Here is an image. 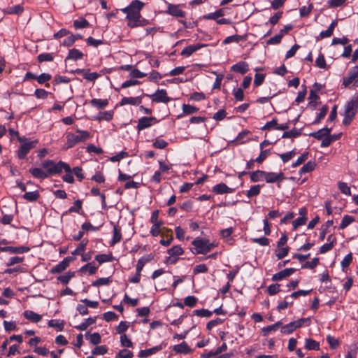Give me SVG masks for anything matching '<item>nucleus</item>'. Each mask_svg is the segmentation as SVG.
<instances>
[{"label":"nucleus","mask_w":358,"mask_h":358,"mask_svg":"<svg viewBox=\"0 0 358 358\" xmlns=\"http://www.w3.org/2000/svg\"><path fill=\"white\" fill-rule=\"evenodd\" d=\"M144 3L139 0H134L129 6L121 9V11L127 14L128 20L127 25L131 27H143L148 24V20L141 17L140 11Z\"/></svg>","instance_id":"1"},{"label":"nucleus","mask_w":358,"mask_h":358,"mask_svg":"<svg viewBox=\"0 0 358 358\" xmlns=\"http://www.w3.org/2000/svg\"><path fill=\"white\" fill-rule=\"evenodd\" d=\"M76 134L69 132L66 134V143L63 150H68L73 148L79 143L85 142L91 138V134L86 130L76 129Z\"/></svg>","instance_id":"2"},{"label":"nucleus","mask_w":358,"mask_h":358,"mask_svg":"<svg viewBox=\"0 0 358 358\" xmlns=\"http://www.w3.org/2000/svg\"><path fill=\"white\" fill-rule=\"evenodd\" d=\"M358 110V95L353 96L350 101H348L345 106L344 118L343 123L345 125H348L352 122L355 115Z\"/></svg>","instance_id":"3"},{"label":"nucleus","mask_w":358,"mask_h":358,"mask_svg":"<svg viewBox=\"0 0 358 358\" xmlns=\"http://www.w3.org/2000/svg\"><path fill=\"white\" fill-rule=\"evenodd\" d=\"M196 254H206L214 247V244L210 243L208 240L197 238L192 241Z\"/></svg>","instance_id":"4"},{"label":"nucleus","mask_w":358,"mask_h":358,"mask_svg":"<svg viewBox=\"0 0 358 358\" xmlns=\"http://www.w3.org/2000/svg\"><path fill=\"white\" fill-rule=\"evenodd\" d=\"M343 84L345 87L351 84L358 87V66H354L349 71L348 76L343 78Z\"/></svg>","instance_id":"5"},{"label":"nucleus","mask_w":358,"mask_h":358,"mask_svg":"<svg viewBox=\"0 0 358 358\" xmlns=\"http://www.w3.org/2000/svg\"><path fill=\"white\" fill-rule=\"evenodd\" d=\"M37 141H24L22 143L17 151V157L20 159H24L28 152L34 148L37 144Z\"/></svg>","instance_id":"6"},{"label":"nucleus","mask_w":358,"mask_h":358,"mask_svg":"<svg viewBox=\"0 0 358 358\" xmlns=\"http://www.w3.org/2000/svg\"><path fill=\"white\" fill-rule=\"evenodd\" d=\"M155 122H157V120L154 117H143L138 120L136 129L140 131L151 127Z\"/></svg>","instance_id":"7"},{"label":"nucleus","mask_w":358,"mask_h":358,"mask_svg":"<svg viewBox=\"0 0 358 358\" xmlns=\"http://www.w3.org/2000/svg\"><path fill=\"white\" fill-rule=\"evenodd\" d=\"M153 101L159 103H168L170 101V98L167 96V93L164 90H158L156 92L150 95Z\"/></svg>","instance_id":"8"},{"label":"nucleus","mask_w":358,"mask_h":358,"mask_svg":"<svg viewBox=\"0 0 358 358\" xmlns=\"http://www.w3.org/2000/svg\"><path fill=\"white\" fill-rule=\"evenodd\" d=\"M285 179L284 173L274 172H265L264 180L268 183L280 182Z\"/></svg>","instance_id":"9"},{"label":"nucleus","mask_w":358,"mask_h":358,"mask_svg":"<svg viewBox=\"0 0 358 358\" xmlns=\"http://www.w3.org/2000/svg\"><path fill=\"white\" fill-rule=\"evenodd\" d=\"M166 13L176 17H184L185 12L180 9V5L168 3Z\"/></svg>","instance_id":"10"},{"label":"nucleus","mask_w":358,"mask_h":358,"mask_svg":"<svg viewBox=\"0 0 358 358\" xmlns=\"http://www.w3.org/2000/svg\"><path fill=\"white\" fill-rule=\"evenodd\" d=\"M73 260L74 258L72 257H65L61 262L52 268V273H60L63 271L69 266L70 262Z\"/></svg>","instance_id":"11"},{"label":"nucleus","mask_w":358,"mask_h":358,"mask_svg":"<svg viewBox=\"0 0 358 358\" xmlns=\"http://www.w3.org/2000/svg\"><path fill=\"white\" fill-rule=\"evenodd\" d=\"M296 269L293 268H285L278 273H276L272 276V280L273 281H279L282 279L290 276L294 272H295Z\"/></svg>","instance_id":"12"},{"label":"nucleus","mask_w":358,"mask_h":358,"mask_svg":"<svg viewBox=\"0 0 358 358\" xmlns=\"http://www.w3.org/2000/svg\"><path fill=\"white\" fill-rule=\"evenodd\" d=\"M2 252H8L10 254H22L27 252L29 250V248L27 247H13V246H7L3 247L0 248Z\"/></svg>","instance_id":"13"},{"label":"nucleus","mask_w":358,"mask_h":358,"mask_svg":"<svg viewBox=\"0 0 358 358\" xmlns=\"http://www.w3.org/2000/svg\"><path fill=\"white\" fill-rule=\"evenodd\" d=\"M213 191L218 194H222L226 193H232L234 192V189L229 187L224 183H219L215 185L213 188Z\"/></svg>","instance_id":"14"},{"label":"nucleus","mask_w":358,"mask_h":358,"mask_svg":"<svg viewBox=\"0 0 358 358\" xmlns=\"http://www.w3.org/2000/svg\"><path fill=\"white\" fill-rule=\"evenodd\" d=\"M205 46V45L202 44H194L192 45H189L185 47L181 52V55L185 56V57H189L192 55L194 52L199 50L201 48Z\"/></svg>","instance_id":"15"},{"label":"nucleus","mask_w":358,"mask_h":358,"mask_svg":"<svg viewBox=\"0 0 358 358\" xmlns=\"http://www.w3.org/2000/svg\"><path fill=\"white\" fill-rule=\"evenodd\" d=\"M173 350L178 354L187 355L192 352L191 348L186 342H182L180 344L173 346Z\"/></svg>","instance_id":"16"},{"label":"nucleus","mask_w":358,"mask_h":358,"mask_svg":"<svg viewBox=\"0 0 358 358\" xmlns=\"http://www.w3.org/2000/svg\"><path fill=\"white\" fill-rule=\"evenodd\" d=\"M29 171L36 178L43 180L49 177L48 173L41 168H31Z\"/></svg>","instance_id":"17"},{"label":"nucleus","mask_w":358,"mask_h":358,"mask_svg":"<svg viewBox=\"0 0 358 358\" xmlns=\"http://www.w3.org/2000/svg\"><path fill=\"white\" fill-rule=\"evenodd\" d=\"M24 317L28 320L37 323L42 319V316L31 310H25L23 313Z\"/></svg>","instance_id":"18"},{"label":"nucleus","mask_w":358,"mask_h":358,"mask_svg":"<svg viewBox=\"0 0 358 358\" xmlns=\"http://www.w3.org/2000/svg\"><path fill=\"white\" fill-rule=\"evenodd\" d=\"M141 98L137 97H124L122 99L120 105L124 106L126 104H131L134 106H138L141 103Z\"/></svg>","instance_id":"19"},{"label":"nucleus","mask_w":358,"mask_h":358,"mask_svg":"<svg viewBox=\"0 0 358 358\" xmlns=\"http://www.w3.org/2000/svg\"><path fill=\"white\" fill-rule=\"evenodd\" d=\"M55 174L60 173L62 170H64L66 173H70L71 172V169L70 166L64 162H59L57 164L55 163Z\"/></svg>","instance_id":"20"},{"label":"nucleus","mask_w":358,"mask_h":358,"mask_svg":"<svg viewBox=\"0 0 358 358\" xmlns=\"http://www.w3.org/2000/svg\"><path fill=\"white\" fill-rule=\"evenodd\" d=\"M331 131V129L325 127V128L318 130L316 132H313V133L310 134V136H313L314 138H315L317 139L320 140L324 137L326 138V137L329 136Z\"/></svg>","instance_id":"21"},{"label":"nucleus","mask_w":358,"mask_h":358,"mask_svg":"<svg viewBox=\"0 0 358 358\" xmlns=\"http://www.w3.org/2000/svg\"><path fill=\"white\" fill-rule=\"evenodd\" d=\"M108 99H93L90 101V104L92 106L95 107L98 109H102L106 107L108 105Z\"/></svg>","instance_id":"22"},{"label":"nucleus","mask_w":358,"mask_h":358,"mask_svg":"<svg viewBox=\"0 0 358 358\" xmlns=\"http://www.w3.org/2000/svg\"><path fill=\"white\" fill-rule=\"evenodd\" d=\"M231 70L244 74L248 70V65L245 62H240L231 66Z\"/></svg>","instance_id":"23"},{"label":"nucleus","mask_w":358,"mask_h":358,"mask_svg":"<svg viewBox=\"0 0 358 358\" xmlns=\"http://www.w3.org/2000/svg\"><path fill=\"white\" fill-rule=\"evenodd\" d=\"M42 168L45 169L48 176L55 174V162L52 160H45L41 164Z\"/></svg>","instance_id":"24"},{"label":"nucleus","mask_w":358,"mask_h":358,"mask_svg":"<svg viewBox=\"0 0 358 358\" xmlns=\"http://www.w3.org/2000/svg\"><path fill=\"white\" fill-rule=\"evenodd\" d=\"M122 239L121 229L117 225L113 226V236L110 242V245L113 246L115 244L119 243Z\"/></svg>","instance_id":"25"},{"label":"nucleus","mask_w":358,"mask_h":358,"mask_svg":"<svg viewBox=\"0 0 358 358\" xmlns=\"http://www.w3.org/2000/svg\"><path fill=\"white\" fill-rule=\"evenodd\" d=\"M162 349V346H155L150 349L141 350L139 352V357H147L151 355H153Z\"/></svg>","instance_id":"26"},{"label":"nucleus","mask_w":358,"mask_h":358,"mask_svg":"<svg viewBox=\"0 0 358 358\" xmlns=\"http://www.w3.org/2000/svg\"><path fill=\"white\" fill-rule=\"evenodd\" d=\"M85 338L93 345H98L101 341V338L99 333H87L85 334Z\"/></svg>","instance_id":"27"},{"label":"nucleus","mask_w":358,"mask_h":358,"mask_svg":"<svg viewBox=\"0 0 358 358\" xmlns=\"http://www.w3.org/2000/svg\"><path fill=\"white\" fill-rule=\"evenodd\" d=\"M224 15V10L223 8L219 9L214 13H208L203 16V18L206 20H217L220 17Z\"/></svg>","instance_id":"28"},{"label":"nucleus","mask_w":358,"mask_h":358,"mask_svg":"<svg viewBox=\"0 0 358 358\" xmlns=\"http://www.w3.org/2000/svg\"><path fill=\"white\" fill-rule=\"evenodd\" d=\"M83 57V52H81L79 50L73 48L71 49L69 52V55L66 59L78 60L82 59Z\"/></svg>","instance_id":"29"},{"label":"nucleus","mask_w":358,"mask_h":358,"mask_svg":"<svg viewBox=\"0 0 358 358\" xmlns=\"http://www.w3.org/2000/svg\"><path fill=\"white\" fill-rule=\"evenodd\" d=\"M153 258V256L151 255L142 257L141 259H138L137 265H136V270L138 271H141L143 266L146 263L151 261Z\"/></svg>","instance_id":"30"},{"label":"nucleus","mask_w":358,"mask_h":358,"mask_svg":"<svg viewBox=\"0 0 358 358\" xmlns=\"http://www.w3.org/2000/svg\"><path fill=\"white\" fill-rule=\"evenodd\" d=\"M265 171H255L250 174V180L252 182H258L264 180Z\"/></svg>","instance_id":"31"},{"label":"nucleus","mask_w":358,"mask_h":358,"mask_svg":"<svg viewBox=\"0 0 358 358\" xmlns=\"http://www.w3.org/2000/svg\"><path fill=\"white\" fill-rule=\"evenodd\" d=\"M305 347L308 350H318L320 349V344L312 338H307L306 339Z\"/></svg>","instance_id":"32"},{"label":"nucleus","mask_w":358,"mask_h":358,"mask_svg":"<svg viewBox=\"0 0 358 358\" xmlns=\"http://www.w3.org/2000/svg\"><path fill=\"white\" fill-rule=\"evenodd\" d=\"M315 163L314 162L309 161L301 168L299 170V174L302 175L303 173L310 172L315 169Z\"/></svg>","instance_id":"33"},{"label":"nucleus","mask_w":358,"mask_h":358,"mask_svg":"<svg viewBox=\"0 0 358 358\" xmlns=\"http://www.w3.org/2000/svg\"><path fill=\"white\" fill-rule=\"evenodd\" d=\"M39 193L38 191L28 192L23 195V198L30 202L36 201L39 198Z\"/></svg>","instance_id":"34"},{"label":"nucleus","mask_w":358,"mask_h":358,"mask_svg":"<svg viewBox=\"0 0 358 358\" xmlns=\"http://www.w3.org/2000/svg\"><path fill=\"white\" fill-rule=\"evenodd\" d=\"M96 319L92 317H89L85 320L84 322L80 324L78 326H76V328L80 330V331H85L87 329V328L91 325L95 323Z\"/></svg>","instance_id":"35"},{"label":"nucleus","mask_w":358,"mask_h":358,"mask_svg":"<svg viewBox=\"0 0 358 358\" xmlns=\"http://www.w3.org/2000/svg\"><path fill=\"white\" fill-rule=\"evenodd\" d=\"M355 221V218L352 216L345 215L343 216L341 225L339 227L340 229H343L346 228L348 225L352 223Z\"/></svg>","instance_id":"36"},{"label":"nucleus","mask_w":358,"mask_h":358,"mask_svg":"<svg viewBox=\"0 0 358 358\" xmlns=\"http://www.w3.org/2000/svg\"><path fill=\"white\" fill-rule=\"evenodd\" d=\"M48 326L57 328L59 331H62L64 327V322L59 320H50L48 322Z\"/></svg>","instance_id":"37"},{"label":"nucleus","mask_w":358,"mask_h":358,"mask_svg":"<svg viewBox=\"0 0 358 358\" xmlns=\"http://www.w3.org/2000/svg\"><path fill=\"white\" fill-rule=\"evenodd\" d=\"M113 113L112 111H103L99 113L96 120L110 121L113 118Z\"/></svg>","instance_id":"38"},{"label":"nucleus","mask_w":358,"mask_h":358,"mask_svg":"<svg viewBox=\"0 0 358 358\" xmlns=\"http://www.w3.org/2000/svg\"><path fill=\"white\" fill-rule=\"evenodd\" d=\"M87 240H83L82 242L79 244L77 248L72 252L73 255H82L85 250L86 245L87 244Z\"/></svg>","instance_id":"39"},{"label":"nucleus","mask_w":358,"mask_h":358,"mask_svg":"<svg viewBox=\"0 0 358 358\" xmlns=\"http://www.w3.org/2000/svg\"><path fill=\"white\" fill-rule=\"evenodd\" d=\"M73 26L76 29H83L88 27L90 26V23L85 19L80 18L73 22Z\"/></svg>","instance_id":"40"},{"label":"nucleus","mask_w":358,"mask_h":358,"mask_svg":"<svg viewBox=\"0 0 358 358\" xmlns=\"http://www.w3.org/2000/svg\"><path fill=\"white\" fill-rule=\"evenodd\" d=\"M95 259L99 263L103 264L105 262H109L113 260V257L110 255L100 254L95 257Z\"/></svg>","instance_id":"41"},{"label":"nucleus","mask_w":358,"mask_h":358,"mask_svg":"<svg viewBox=\"0 0 358 358\" xmlns=\"http://www.w3.org/2000/svg\"><path fill=\"white\" fill-rule=\"evenodd\" d=\"M97 267L95 265H94L93 263H88L82 266L80 268L81 272H85L87 271L90 275L95 273Z\"/></svg>","instance_id":"42"},{"label":"nucleus","mask_w":358,"mask_h":358,"mask_svg":"<svg viewBox=\"0 0 358 358\" xmlns=\"http://www.w3.org/2000/svg\"><path fill=\"white\" fill-rule=\"evenodd\" d=\"M260 189L259 185L252 186L246 193L247 196L250 198L258 195L260 193Z\"/></svg>","instance_id":"43"},{"label":"nucleus","mask_w":358,"mask_h":358,"mask_svg":"<svg viewBox=\"0 0 358 358\" xmlns=\"http://www.w3.org/2000/svg\"><path fill=\"white\" fill-rule=\"evenodd\" d=\"M199 110L195 106L189 105V104H183L182 105V112L185 115H190L196 113Z\"/></svg>","instance_id":"44"},{"label":"nucleus","mask_w":358,"mask_h":358,"mask_svg":"<svg viewBox=\"0 0 358 358\" xmlns=\"http://www.w3.org/2000/svg\"><path fill=\"white\" fill-rule=\"evenodd\" d=\"M183 250L180 245H174L168 250V254L171 256H179L183 253Z\"/></svg>","instance_id":"45"},{"label":"nucleus","mask_w":358,"mask_h":358,"mask_svg":"<svg viewBox=\"0 0 358 358\" xmlns=\"http://www.w3.org/2000/svg\"><path fill=\"white\" fill-rule=\"evenodd\" d=\"M295 329L294 324L293 322H292L282 326L280 331L282 334H289L292 333Z\"/></svg>","instance_id":"46"},{"label":"nucleus","mask_w":358,"mask_h":358,"mask_svg":"<svg viewBox=\"0 0 358 358\" xmlns=\"http://www.w3.org/2000/svg\"><path fill=\"white\" fill-rule=\"evenodd\" d=\"M338 187L339 190L344 194L350 196L351 194V191L350 187L347 185V183L343 182H339L338 184Z\"/></svg>","instance_id":"47"},{"label":"nucleus","mask_w":358,"mask_h":358,"mask_svg":"<svg viewBox=\"0 0 358 358\" xmlns=\"http://www.w3.org/2000/svg\"><path fill=\"white\" fill-rule=\"evenodd\" d=\"M301 134V132L296 129H292L290 131H285L282 136L284 138H296Z\"/></svg>","instance_id":"48"},{"label":"nucleus","mask_w":358,"mask_h":358,"mask_svg":"<svg viewBox=\"0 0 358 358\" xmlns=\"http://www.w3.org/2000/svg\"><path fill=\"white\" fill-rule=\"evenodd\" d=\"M328 111V107L327 106H323L321 109L320 112L317 114V118L314 121V124H317L320 122L322 119H323L325 115H327Z\"/></svg>","instance_id":"49"},{"label":"nucleus","mask_w":358,"mask_h":358,"mask_svg":"<svg viewBox=\"0 0 358 358\" xmlns=\"http://www.w3.org/2000/svg\"><path fill=\"white\" fill-rule=\"evenodd\" d=\"M194 314L202 317H210L212 315V312L209 311L207 309H199L194 310Z\"/></svg>","instance_id":"50"},{"label":"nucleus","mask_w":358,"mask_h":358,"mask_svg":"<svg viewBox=\"0 0 358 358\" xmlns=\"http://www.w3.org/2000/svg\"><path fill=\"white\" fill-rule=\"evenodd\" d=\"M310 318H301L298 320H296V321H294L293 323L294 324V327L295 329H298L301 327H302L303 325L306 324V326H308L309 324H310Z\"/></svg>","instance_id":"51"},{"label":"nucleus","mask_w":358,"mask_h":358,"mask_svg":"<svg viewBox=\"0 0 358 358\" xmlns=\"http://www.w3.org/2000/svg\"><path fill=\"white\" fill-rule=\"evenodd\" d=\"M73 276V273L68 272L64 275H59L57 280L64 284H67Z\"/></svg>","instance_id":"52"},{"label":"nucleus","mask_w":358,"mask_h":358,"mask_svg":"<svg viewBox=\"0 0 358 358\" xmlns=\"http://www.w3.org/2000/svg\"><path fill=\"white\" fill-rule=\"evenodd\" d=\"M197 299L194 296H188L185 299L184 304L189 307L195 306Z\"/></svg>","instance_id":"53"},{"label":"nucleus","mask_w":358,"mask_h":358,"mask_svg":"<svg viewBox=\"0 0 358 358\" xmlns=\"http://www.w3.org/2000/svg\"><path fill=\"white\" fill-rule=\"evenodd\" d=\"M120 343L122 346L127 348H131L133 345L131 341L127 337L126 334L121 335Z\"/></svg>","instance_id":"54"},{"label":"nucleus","mask_w":358,"mask_h":358,"mask_svg":"<svg viewBox=\"0 0 358 358\" xmlns=\"http://www.w3.org/2000/svg\"><path fill=\"white\" fill-rule=\"evenodd\" d=\"M39 62H51L53 60V56L50 53H42L38 56Z\"/></svg>","instance_id":"55"},{"label":"nucleus","mask_w":358,"mask_h":358,"mask_svg":"<svg viewBox=\"0 0 358 358\" xmlns=\"http://www.w3.org/2000/svg\"><path fill=\"white\" fill-rule=\"evenodd\" d=\"M133 353L127 349H123L120 350L118 354L117 355V358H132Z\"/></svg>","instance_id":"56"},{"label":"nucleus","mask_w":358,"mask_h":358,"mask_svg":"<svg viewBox=\"0 0 358 358\" xmlns=\"http://www.w3.org/2000/svg\"><path fill=\"white\" fill-rule=\"evenodd\" d=\"M327 341L332 349L336 348L339 344L338 340L331 335L327 336Z\"/></svg>","instance_id":"57"},{"label":"nucleus","mask_w":358,"mask_h":358,"mask_svg":"<svg viewBox=\"0 0 358 358\" xmlns=\"http://www.w3.org/2000/svg\"><path fill=\"white\" fill-rule=\"evenodd\" d=\"M352 261V253L348 254L344 259L341 261V266L344 270L345 268L348 267L350 263Z\"/></svg>","instance_id":"58"},{"label":"nucleus","mask_w":358,"mask_h":358,"mask_svg":"<svg viewBox=\"0 0 358 358\" xmlns=\"http://www.w3.org/2000/svg\"><path fill=\"white\" fill-rule=\"evenodd\" d=\"M295 155H296V152L294 150H292V151L286 152V153L280 154V155H279V156L283 162H287Z\"/></svg>","instance_id":"59"},{"label":"nucleus","mask_w":358,"mask_h":358,"mask_svg":"<svg viewBox=\"0 0 358 358\" xmlns=\"http://www.w3.org/2000/svg\"><path fill=\"white\" fill-rule=\"evenodd\" d=\"M289 252V248L288 247H281L280 248H278V252H276V257L278 259H282L285 257H286L288 255Z\"/></svg>","instance_id":"60"},{"label":"nucleus","mask_w":358,"mask_h":358,"mask_svg":"<svg viewBox=\"0 0 358 358\" xmlns=\"http://www.w3.org/2000/svg\"><path fill=\"white\" fill-rule=\"evenodd\" d=\"M110 282L109 278H101L92 282L93 286L99 287L101 285H106Z\"/></svg>","instance_id":"61"},{"label":"nucleus","mask_w":358,"mask_h":358,"mask_svg":"<svg viewBox=\"0 0 358 358\" xmlns=\"http://www.w3.org/2000/svg\"><path fill=\"white\" fill-rule=\"evenodd\" d=\"M168 145V143L163 139L157 138L153 143V146L158 149H164Z\"/></svg>","instance_id":"62"},{"label":"nucleus","mask_w":358,"mask_h":358,"mask_svg":"<svg viewBox=\"0 0 358 358\" xmlns=\"http://www.w3.org/2000/svg\"><path fill=\"white\" fill-rule=\"evenodd\" d=\"M307 220L306 217H299L292 222L294 229H296L299 226L303 225Z\"/></svg>","instance_id":"63"},{"label":"nucleus","mask_w":358,"mask_h":358,"mask_svg":"<svg viewBox=\"0 0 358 358\" xmlns=\"http://www.w3.org/2000/svg\"><path fill=\"white\" fill-rule=\"evenodd\" d=\"M315 64L320 69H324L326 67V61L323 55L320 54L315 60Z\"/></svg>","instance_id":"64"}]
</instances>
